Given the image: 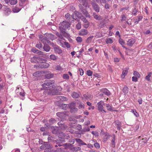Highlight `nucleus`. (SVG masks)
Instances as JSON below:
<instances>
[{
    "mask_svg": "<svg viewBox=\"0 0 152 152\" xmlns=\"http://www.w3.org/2000/svg\"><path fill=\"white\" fill-rule=\"evenodd\" d=\"M71 23L66 20H64L60 24V26L59 27L60 29H64L66 30L67 29L70 28L71 26Z\"/></svg>",
    "mask_w": 152,
    "mask_h": 152,
    "instance_id": "nucleus-1",
    "label": "nucleus"
},
{
    "mask_svg": "<svg viewBox=\"0 0 152 152\" xmlns=\"http://www.w3.org/2000/svg\"><path fill=\"white\" fill-rule=\"evenodd\" d=\"M54 82L51 81V80H48L46 81L42 85V86L43 88H52L53 87Z\"/></svg>",
    "mask_w": 152,
    "mask_h": 152,
    "instance_id": "nucleus-2",
    "label": "nucleus"
},
{
    "mask_svg": "<svg viewBox=\"0 0 152 152\" xmlns=\"http://www.w3.org/2000/svg\"><path fill=\"white\" fill-rule=\"evenodd\" d=\"M65 18L67 20V21H69L70 23H72L75 21V20L79 21V20L77 18L75 17L74 16H73V14L71 15L69 13H67L65 15Z\"/></svg>",
    "mask_w": 152,
    "mask_h": 152,
    "instance_id": "nucleus-3",
    "label": "nucleus"
},
{
    "mask_svg": "<svg viewBox=\"0 0 152 152\" xmlns=\"http://www.w3.org/2000/svg\"><path fill=\"white\" fill-rule=\"evenodd\" d=\"M79 7L80 8V10L81 11L82 13L86 17H90V15L88 13L86 10V7H83V5L81 4H79L78 5Z\"/></svg>",
    "mask_w": 152,
    "mask_h": 152,
    "instance_id": "nucleus-4",
    "label": "nucleus"
},
{
    "mask_svg": "<svg viewBox=\"0 0 152 152\" xmlns=\"http://www.w3.org/2000/svg\"><path fill=\"white\" fill-rule=\"evenodd\" d=\"M104 105V103L102 101H101L98 102L97 104V107L98 108V110L100 112H102L103 109V106Z\"/></svg>",
    "mask_w": 152,
    "mask_h": 152,
    "instance_id": "nucleus-5",
    "label": "nucleus"
},
{
    "mask_svg": "<svg viewBox=\"0 0 152 152\" xmlns=\"http://www.w3.org/2000/svg\"><path fill=\"white\" fill-rule=\"evenodd\" d=\"M46 56L45 55H43L42 56H37V63H45L47 61V60L45 59L42 58V57L45 58Z\"/></svg>",
    "mask_w": 152,
    "mask_h": 152,
    "instance_id": "nucleus-6",
    "label": "nucleus"
},
{
    "mask_svg": "<svg viewBox=\"0 0 152 152\" xmlns=\"http://www.w3.org/2000/svg\"><path fill=\"white\" fill-rule=\"evenodd\" d=\"M91 4L93 8L96 12H99L100 7L96 3L94 2H92L91 3Z\"/></svg>",
    "mask_w": 152,
    "mask_h": 152,
    "instance_id": "nucleus-7",
    "label": "nucleus"
},
{
    "mask_svg": "<svg viewBox=\"0 0 152 152\" xmlns=\"http://www.w3.org/2000/svg\"><path fill=\"white\" fill-rule=\"evenodd\" d=\"M115 126L117 128L118 130L120 131L121 129V122L118 120L115 121L114 123Z\"/></svg>",
    "mask_w": 152,
    "mask_h": 152,
    "instance_id": "nucleus-8",
    "label": "nucleus"
},
{
    "mask_svg": "<svg viewBox=\"0 0 152 152\" xmlns=\"http://www.w3.org/2000/svg\"><path fill=\"white\" fill-rule=\"evenodd\" d=\"M57 92L54 89H48V95H54L57 94Z\"/></svg>",
    "mask_w": 152,
    "mask_h": 152,
    "instance_id": "nucleus-9",
    "label": "nucleus"
},
{
    "mask_svg": "<svg viewBox=\"0 0 152 152\" xmlns=\"http://www.w3.org/2000/svg\"><path fill=\"white\" fill-rule=\"evenodd\" d=\"M39 64L38 66V67L40 68H47L50 66V64L48 63H43Z\"/></svg>",
    "mask_w": 152,
    "mask_h": 152,
    "instance_id": "nucleus-10",
    "label": "nucleus"
},
{
    "mask_svg": "<svg viewBox=\"0 0 152 152\" xmlns=\"http://www.w3.org/2000/svg\"><path fill=\"white\" fill-rule=\"evenodd\" d=\"M46 36L48 39L53 40L56 38V37L54 35L51 34H46Z\"/></svg>",
    "mask_w": 152,
    "mask_h": 152,
    "instance_id": "nucleus-11",
    "label": "nucleus"
},
{
    "mask_svg": "<svg viewBox=\"0 0 152 152\" xmlns=\"http://www.w3.org/2000/svg\"><path fill=\"white\" fill-rule=\"evenodd\" d=\"M118 42L123 48H125L126 50H130V51H132V49H128L124 45L125 44V42L123 39L120 38L118 40Z\"/></svg>",
    "mask_w": 152,
    "mask_h": 152,
    "instance_id": "nucleus-12",
    "label": "nucleus"
},
{
    "mask_svg": "<svg viewBox=\"0 0 152 152\" xmlns=\"http://www.w3.org/2000/svg\"><path fill=\"white\" fill-rule=\"evenodd\" d=\"M88 33V31L87 29H83L80 30L79 33V34L81 36H84L87 35Z\"/></svg>",
    "mask_w": 152,
    "mask_h": 152,
    "instance_id": "nucleus-13",
    "label": "nucleus"
},
{
    "mask_svg": "<svg viewBox=\"0 0 152 152\" xmlns=\"http://www.w3.org/2000/svg\"><path fill=\"white\" fill-rule=\"evenodd\" d=\"M59 127L58 126H52L50 127V129L52 131V133H60L58 132Z\"/></svg>",
    "mask_w": 152,
    "mask_h": 152,
    "instance_id": "nucleus-14",
    "label": "nucleus"
},
{
    "mask_svg": "<svg viewBox=\"0 0 152 152\" xmlns=\"http://www.w3.org/2000/svg\"><path fill=\"white\" fill-rule=\"evenodd\" d=\"M75 140H76V142L79 144V146H80L81 145H87V144L86 143L84 142L82 140L80 139L76 138L75 139Z\"/></svg>",
    "mask_w": 152,
    "mask_h": 152,
    "instance_id": "nucleus-15",
    "label": "nucleus"
},
{
    "mask_svg": "<svg viewBox=\"0 0 152 152\" xmlns=\"http://www.w3.org/2000/svg\"><path fill=\"white\" fill-rule=\"evenodd\" d=\"M73 16H74L76 18H80L82 16L81 13L77 11H75L73 14Z\"/></svg>",
    "mask_w": 152,
    "mask_h": 152,
    "instance_id": "nucleus-16",
    "label": "nucleus"
},
{
    "mask_svg": "<svg viewBox=\"0 0 152 152\" xmlns=\"http://www.w3.org/2000/svg\"><path fill=\"white\" fill-rule=\"evenodd\" d=\"M80 4H82V5L84 7H86L88 4V0H78Z\"/></svg>",
    "mask_w": 152,
    "mask_h": 152,
    "instance_id": "nucleus-17",
    "label": "nucleus"
},
{
    "mask_svg": "<svg viewBox=\"0 0 152 152\" xmlns=\"http://www.w3.org/2000/svg\"><path fill=\"white\" fill-rule=\"evenodd\" d=\"M135 42V40L133 39H131L127 41V45L128 46H132Z\"/></svg>",
    "mask_w": 152,
    "mask_h": 152,
    "instance_id": "nucleus-18",
    "label": "nucleus"
},
{
    "mask_svg": "<svg viewBox=\"0 0 152 152\" xmlns=\"http://www.w3.org/2000/svg\"><path fill=\"white\" fill-rule=\"evenodd\" d=\"M102 92L107 96H109L110 95V91L106 88H104L102 90Z\"/></svg>",
    "mask_w": 152,
    "mask_h": 152,
    "instance_id": "nucleus-19",
    "label": "nucleus"
},
{
    "mask_svg": "<svg viewBox=\"0 0 152 152\" xmlns=\"http://www.w3.org/2000/svg\"><path fill=\"white\" fill-rule=\"evenodd\" d=\"M54 51L56 53L60 54L62 53V50L60 49L59 47L58 46L54 47Z\"/></svg>",
    "mask_w": 152,
    "mask_h": 152,
    "instance_id": "nucleus-20",
    "label": "nucleus"
},
{
    "mask_svg": "<svg viewBox=\"0 0 152 152\" xmlns=\"http://www.w3.org/2000/svg\"><path fill=\"white\" fill-rule=\"evenodd\" d=\"M128 69L126 68L125 70H124L122 73L121 77L122 78H124L125 76L127 74L128 72Z\"/></svg>",
    "mask_w": 152,
    "mask_h": 152,
    "instance_id": "nucleus-21",
    "label": "nucleus"
},
{
    "mask_svg": "<svg viewBox=\"0 0 152 152\" xmlns=\"http://www.w3.org/2000/svg\"><path fill=\"white\" fill-rule=\"evenodd\" d=\"M102 134V136H103V140L104 142H105L107 140L110 138V136L107 134Z\"/></svg>",
    "mask_w": 152,
    "mask_h": 152,
    "instance_id": "nucleus-22",
    "label": "nucleus"
},
{
    "mask_svg": "<svg viewBox=\"0 0 152 152\" xmlns=\"http://www.w3.org/2000/svg\"><path fill=\"white\" fill-rule=\"evenodd\" d=\"M83 96L87 100L91 99L92 97V96L90 94H89L88 93L84 94Z\"/></svg>",
    "mask_w": 152,
    "mask_h": 152,
    "instance_id": "nucleus-23",
    "label": "nucleus"
},
{
    "mask_svg": "<svg viewBox=\"0 0 152 152\" xmlns=\"http://www.w3.org/2000/svg\"><path fill=\"white\" fill-rule=\"evenodd\" d=\"M43 48L44 51H46V52H48L50 49V47L47 44L45 45L44 44L43 47Z\"/></svg>",
    "mask_w": 152,
    "mask_h": 152,
    "instance_id": "nucleus-24",
    "label": "nucleus"
},
{
    "mask_svg": "<svg viewBox=\"0 0 152 152\" xmlns=\"http://www.w3.org/2000/svg\"><path fill=\"white\" fill-rule=\"evenodd\" d=\"M80 95L79 93L74 92L72 94V96L74 98H78L80 96Z\"/></svg>",
    "mask_w": 152,
    "mask_h": 152,
    "instance_id": "nucleus-25",
    "label": "nucleus"
},
{
    "mask_svg": "<svg viewBox=\"0 0 152 152\" xmlns=\"http://www.w3.org/2000/svg\"><path fill=\"white\" fill-rule=\"evenodd\" d=\"M58 100H60L61 101H66L67 100V99L66 97L62 96H58L57 98Z\"/></svg>",
    "mask_w": 152,
    "mask_h": 152,
    "instance_id": "nucleus-26",
    "label": "nucleus"
},
{
    "mask_svg": "<svg viewBox=\"0 0 152 152\" xmlns=\"http://www.w3.org/2000/svg\"><path fill=\"white\" fill-rule=\"evenodd\" d=\"M64 29H60L61 32L62 34V36L65 37H69V34L66 32V31L64 30Z\"/></svg>",
    "mask_w": 152,
    "mask_h": 152,
    "instance_id": "nucleus-27",
    "label": "nucleus"
},
{
    "mask_svg": "<svg viewBox=\"0 0 152 152\" xmlns=\"http://www.w3.org/2000/svg\"><path fill=\"white\" fill-rule=\"evenodd\" d=\"M42 74V72L41 71H38L33 73V75L35 77H39Z\"/></svg>",
    "mask_w": 152,
    "mask_h": 152,
    "instance_id": "nucleus-28",
    "label": "nucleus"
},
{
    "mask_svg": "<svg viewBox=\"0 0 152 152\" xmlns=\"http://www.w3.org/2000/svg\"><path fill=\"white\" fill-rule=\"evenodd\" d=\"M53 75H54L53 74L49 73L45 75V77L47 79H50L53 77Z\"/></svg>",
    "mask_w": 152,
    "mask_h": 152,
    "instance_id": "nucleus-29",
    "label": "nucleus"
},
{
    "mask_svg": "<svg viewBox=\"0 0 152 152\" xmlns=\"http://www.w3.org/2000/svg\"><path fill=\"white\" fill-rule=\"evenodd\" d=\"M37 56H34L31 59V62L37 63Z\"/></svg>",
    "mask_w": 152,
    "mask_h": 152,
    "instance_id": "nucleus-30",
    "label": "nucleus"
},
{
    "mask_svg": "<svg viewBox=\"0 0 152 152\" xmlns=\"http://www.w3.org/2000/svg\"><path fill=\"white\" fill-rule=\"evenodd\" d=\"M70 143H66L65 144L66 146H69L73 144L75 142V140L70 139L69 141Z\"/></svg>",
    "mask_w": 152,
    "mask_h": 152,
    "instance_id": "nucleus-31",
    "label": "nucleus"
},
{
    "mask_svg": "<svg viewBox=\"0 0 152 152\" xmlns=\"http://www.w3.org/2000/svg\"><path fill=\"white\" fill-rule=\"evenodd\" d=\"M45 144L44 145H42L40 147V148L41 149H45V148H50V145L49 144H47V142H45Z\"/></svg>",
    "mask_w": 152,
    "mask_h": 152,
    "instance_id": "nucleus-32",
    "label": "nucleus"
},
{
    "mask_svg": "<svg viewBox=\"0 0 152 152\" xmlns=\"http://www.w3.org/2000/svg\"><path fill=\"white\" fill-rule=\"evenodd\" d=\"M50 59L53 61H56L57 59V57L54 54H51L50 56Z\"/></svg>",
    "mask_w": 152,
    "mask_h": 152,
    "instance_id": "nucleus-33",
    "label": "nucleus"
},
{
    "mask_svg": "<svg viewBox=\"0 0 152 152\" xmlns=\"http://www.w3.org/2000/svg\"><path fill=\"white\" fill-rule=\"evenodd\" d=\"M56 34L60 39H64L63 37L62 36V34L61 32L59 33V32H57L56 33Z\"/></svg>",
    "mask_w": 152,
    "mask_h": 152,
    "instance_id": "nucleus-34",
    "label": "nucleus"
},
{
    "mask_svg": "<svg viewBox=\"0 0 152 152\" xmlns=\"http://www.w3.org/2000/svg\"><path fill=\"white\" fill-rule=\"evenodd\" d=\"M67 105L70 110L75 106V103L72 102L68 104H67Z\"/></svg>",
    "mask_w": 152,
    "mask_h": 152,
    "instance_id": "nucleus-35",
    "label": "nucleus"
},
{
    "mask_svg": "<svg viewBox=\"0 0 152 152\" xmlns=\"http://www.w3.org/2000/svg\"><path fill=\"white\" fill-rule=\"evenodd\" d=\"M12 10L14 12H18L20 10L18 7H15L12 8Z\"/></svg>",
    "mask_w": 152,
    "mask_h": 152,
    "instance_id": "nucleus-36",
    "label": "nucleus"
},
{
    "mask_svg": "<svg viewBox=\"0 0 152 152\" xmlns=\"http://www.w3.org/2000/svg\"><path fill=\"white\" fill-rule=\"evenodd\" d=\"M115 134H113V137L112 139V140L111 142H112V144L114 146V147H115Z\"/></svg>",
    "mask_w": 152,
    "mask_h": 152,
    "instance_id": "nucleus-37",
    "label": "nucleus"
},
{
    "mask_svg": "<svg viewBox=\"0 0 152 152\" xmlns=\"http://www.w3.org/2000/svg\"><path fill=\"white\" fill-rule=\"evenodd\" d=\"M93 37V36H91L88 37L86 39V42L88 44L90 43Z\"/></svg>",
    "mask_w": 152,
    "mask_h": 152,
    "instance_id": "nucleus-38",
    "label": "nucleus"
},
{
    "mask_svg": "<svg viewBox=\"0 0 152 152\" xmlns=\"http://www.w3.org/2000/svg\"><path fill=\"white\" fill-rule=\"evenodd\" d=\"M93 16L94 18L97 20H99L101 19V16L99 15H98L95 13H93Z\"/></svg>",
    "mask_w": 152,
    "mask_h": 152,
    "instance_id": "nucleus-39",
    "label": "nucleus"
},
{
    "mask_svg": "<svg viewBox=\"0 0 152 152\" xmlns=\"http://www.w3.org/2000/svg\"><path fill=\"white\" fill-rule=\"evenodd\" d=\"M77 109L75 107H74L72 108L70 110V111L71 113H75L77 111Z\"/></svg>",
    "mask_w": 152,
    "mask_h": 152,
    "instance_id": "nucleus-40",
    "label": "nucleus"
},
{
    "mask_svg": "<svg viewBox=\"0 0 152 152\" xmlns=\"http://www.w3.org/2000/svg\"><path fill=\"white\" fill-rule=\"evenodd\" d=\"M133 75L135 77H137L139 78L140 77V74L137 71H134L133 73Z\"/></svg>",
    "mask_w": 152,
    "mask_h": 152,
    "instance_id": "nucleus-41",
    "label": "nucleus"
},
{
    "mask_svg": "<svg viewBox=\"0 0 152 152\" xmlns=\"http://www.w3.org/2000/svg\"><path fill=\"white\" fill-rule=\"evenodd\" d=\"M48 38L47 37H43L42 39H41V41L44 44L45 43L46 44V42L47 41Z\"/></svg>",
    "mask_w": 152,
    "mask_h": 152,
    "instance_id": "nucleus-42",
    "label": "nucleus"
},
{
    "mask_svg": "<svg viewBox=\"0 0 152 152\" xmlns=\"http://www.w3.org/2000/svg\"><path fill=\"white\" fill-rule=\"evenodd\" d=\"M36 46L37 48L40 49L41 48H42V45L41 43L39 42V43L36 44Z\"/></svg>",
    "mask_w": 152,
    "mask_h": 152,
    "instance_id": "nucleus-43",
    "label": "nucleus"
},
{
    "mask_svg": "<svg viewBox=\"0 0 152 152\" xmlns=\"http://www.w3.org/2000/svg\"><path fill=\"white\" fill-rule=\"evenodd\" d=\"M68 106L67 104H62L59 105V106L62 107V108L63 109L66 110V107Z\"/></svg>",
    "mask_w": 152,
    "mask_h": 152,
    "instance_id": "nucleus-44",
    "label": "nucleus"
},
{
    "mask_svg": "<svg viewBox=\"0 0 152 152\" xmlns=\"http://www.w3.org/2000/svg\"><path fill=\"white\" fill-rule=\"evenodd\" d=\"M63 78L64 79L68 80L69 79V76L67 74H64L63 75Z\"/></svg>",
    "mask_w": 152,
    "mask_h": 152,
    "instance_id": "nucleus-45",
    "label": "nucleus"
},
{
    "mask_svg": "<svg viewBox=\"0 0 152 152\" xmlns=\"http://www.w3.org/2000/svg\"><path fill=\"white\" fill-rule=\"evenodd\" d=\"M17 2V0H10V3L12 5L16 4Z\"/></svg>",
    "mask_w": 152,
    "mask_h": 152,
    "instance_id": "nucleus-46",
    "label": "nucleus"
},
{
    "mask_svg": "<svg viewBox=\"0 0 152 152\" xmlns=\"http://www.w3.org/2000/svg\"><path fill=\"white\" fill-rule=\"evenodd\" d=\"M113 40L110 38L107 39L106 40V43H112L113 42Z\"/></svg>",
    "mask_w": 152,
    "mask_h": 152,
    "instance_id": "nucleus-47",
    "label": "nucleus"
},
{
    "mask_svg": "<svg viewBox=\"0 0 152 152\" xmlns=\"http://www.w3.org/2000/svg\"><path fill=\"white\" fill-rule=\"evenodd\" d=\"M152 74V73L151 72H150L148 75L146 76L145 77V79L147 80H150V77H151V75Z\"/></svg>",
    "mask_w": 152,
    "mask_h": 152,
    "instance_id": "nucleus-48",
    "label": "nucleus"
},
{
    "mask_svg": "<svg viewBox=\"0 0 152 152\" xmlns=\"http://www.w3.org/2000/svg\"><path fill=\"white\" fill-rule=\"evenodd\" d=\"M106 107L108 110L111 111L112 110V107L109 104H107Z\"/></svg>",
    "mask_w": 152,
    "mask_h": 152,
    "instance_id": "nucleus-49",
    "label": "nucleus"
},
{
    "mask_svg": "<svg viewBox=\"0 0 152 152\" xmlns=\"http://www.w3.org/2000/svg\"><path fill=\"white\" fill-rule=\"evenodd\" d=\"M55 69L56 70H58L60 71L62 70H63V69L60 65H58L57 66H56Z\"/></svg>",
    "mask_w": 152,
    "mask_h": 152,
    "instance_id": "nucleus-50",
    "label": "nucleus"
},
{
    "mask_svg": "<svg viewBox=\"0 0 152 152\" xmlns=\"http://www.w3.org/2000/svg\"><path fill=\"white\" fill-rule=\"evenodd\" d=\"M80 19L84 22V23L88 21L86 18L83 15H82Z\"/></svg>",
    "mask_w": 152,
    "mask_h": 152,
    "instance_id": "nucleus-51",
    "label": "nucleus"
},
{
    "mask_svg": "<svg viewBox=\"0 0 152 152\" xmlns=\"http://www.w3.org/2000/svg\"><path fill=\"white\" fill-rule=\"evenodd\" d=\"M84 23L85 24H84V27L85 28H88L89 27V23L88 21Z\"/></svg>",
    "mask_w": 152,
    "mask_h": 152,
    "instance_id": "nucleus-52",
    "label": "nucleus"
},
{
    "mask_svg": "<svg viewBox=\"0 0 152 152\" xmlns=\"http://www.w3.org/2000/svg\"><path fill=\"white\" fill-rule=\"evenodd\" d=\"M76 40L77 42H81L82 41V39L81 37H79L76 38Z\"/></svg>",
    "mask_w": 152,
    "mask_h": 152,
    "instance_id": "nucleus-53",
    "label": "nucleus"
},
{
    "mask_svg": "<svg viewBox=\"0 0 152 152\" xmlns=\"http://www.w3.org/2000/svg\"><path fill=\"white\" fill-rule=\"evenodd\" d=\"M55 121V119L53 118H51L49 120V122L51 124H53Z\"/></svg>",
    "mask_w": 152,
    "mask_h": 152,
    "instance_id": "nucleus-54",
    "label": "nucleus"
},
{
    "mask_svg": "<svg viewBox=\"0 0 152 152\" xmlns=\"http://www.w3.org/2000/svg\"><path fill=\"white\" fill-rule=\"evenodd\" d=\"M132 113L134 114L136 116L138 117L139 116V114L137 113L136 111L135 110H132Z\"/></svg>",
    "mask_w": 152,
    "mask_h": 152,
    "instance_id": "nucleus-55",
    "label": "nucleus"
},
{
    "mask_svg": "<svg viewBox=\"0 0 152 152\" xmlns=\"http://www.w3.org/2000/svg\"><path fill=\"white\" fill-rule=\"evenodd\" d=\"M92 72L90 70H88L87 71V74L88 76H91L92 74Z\"/></svg>",
    "mask_w": 152,
    "mask_h": 152,
    "instance_id": "nucleus-56",
    "label": "nucleus"
},
{
    "mask_svg": "<svg viewBox=\"0 0 152 152\" xmlns=\"http://www.w3.org/2000/svg\"><path fill=\"white\" fill-rule=\"evenodd\" d=\"M76 28L77 29H80L81 28V25L80 23L79 22L76 25Z\"/></svg>",
    "mask_w": 152,
    "mask_h": 152,
    "instance_id": "nucleus-57",
    "label": "nucleus"
},
{
    "mask_svg": "<svg viewBox=\"0 0 152 152\" xmlns=\"http://www.w3.org/2000/svg\"><path fill=\"white\" fill-rule=\"evenodd\" d=\"M47 148L45 149V152H50L51 151V148Z\"/></svg>",
    "mask_w": 152,
    "mask_h": 152,
    "instance_id": "nucleus-58",
    "label": "nucleus"
},
{
    "mask_svg": "<svg viewBox=\"0 0 152 152\" xmlns=\"http://www.w3.org/2000/svg\"><path fill=\"white\" fill-rule=\"evenodd\" d=\"M137 77L135 76H133L132 77V81L135 82H136L137 81Z\"/></svg>",
    "mask_w": 152,
    "mask_h": 152,
    "instance_id": "nucleus-59",
    "label": "nucleus"
},
{
    "mask_svg": "<svg viewBox=\"0 0 152 152\" xmlns=\"http://www.w3.org/2000/svg\"><path fill=\"white\" fill-rule=\"evenodd\" d=\"M126 18V17L124 14H123L122 15V19L121 20V21H123L125 20Z\"/></svg>",
    "mask_w": 152,
    "mask_h": 152,
    "instance_id": "nucleus-60",
    "label": "nucleus"
},
{
    "mask_svg": "<svg viewBox=\"0 0 152 152\" xmlns=\"http://www.w3.org/2000/svg\"><path fill=\"white\" fill-rule=\"evenodd\" d=\"M38 50L34 48H33L31 50V51L32 52L35 53H37L38 51Z\"/></svg>",
    "mask_w": 152,
    "mask_h": 152,
    "instance_id": "nucleus-61",
    "label": "nucleus"
},
{
    "mask_svg": "<svg viewBox=\"0 0 152 152\" xmlns=\"http://www.w3.org/2000/svg\"><path fill=\"white\" fill-rule=\"evenodd\" d=\"M64 43L67 48H69L70 47V45L68 42H64Z\"/></svg>",
    "mask_w": 152,
    "mask_h": 152,
    "instance_id": "nucleus-62",
    "label": "nucleus"
},
{
    "mask_svg": "<svg viewBox=\"0 0 152 152\" xmlns=\"http://www.w3.org/2000/svg\"><path fill=\"white\" fill-rule=\"evenodd\" d=\"M137 12V11L136 8H134V9L133 11L132 12V14L135 15L136 14V13Z\"/></svg>",
    "mask_w": 152,
    "mask_h": 152,
    "instance_id": "nucleus-63",
    "label": "nucleus"
},
{
    "mask_svg": "<svg viewBox=\"0 0 152 152\" xmlns=\"http://www.w3.org/2000/svg\"><path fill=\"white\" fill-rule=\"evenodd\" d=\"M94 146L97 148H99L100 145L98 143H95L94 144Z\"/></svg>",
    "mask_w": 152,
    "mask_h": 152,
    "instance_id": "nucleus-64",
    "label": "nucleus"
}]
</instances>
